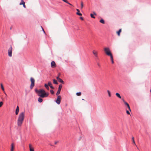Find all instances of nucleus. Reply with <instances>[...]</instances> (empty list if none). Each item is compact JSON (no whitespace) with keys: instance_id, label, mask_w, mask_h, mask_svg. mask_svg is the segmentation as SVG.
I'll list each match as a JSON object with an SVG mask.
<instances>
[{"instance_id":"nucleus-1","label":"nucleus","mask_w":151,"mask_h":151,"mask_svg":"<svg viewBox=\"0 0 151 151\" xmlns=\"http://www.w3.org/2000/svg\"><path fill=\"white\" fill-rule=\"evenodd\" d=\"M25 117V112L20 113L19 115L17 120V125L18 126H21Z\"/></svg>"},{"instance_id":"nucleus-43","label":"nucleus","mask_w":151,"mask_h":151,"mask_svg":"<svg viewBox=\"0 0 151 151\" xmlns=\"http://www.w3.org/2000/svg\"><path fill=\"white\" fill-rule=\"evenodd\" d=\"M57 143V142H55V144H56Z\"/></svg>"},{"instance_id":"nucleus-25","label":"nucleus","mask_w":151,"mask_h":151,"mask_svg":"<svg viewBox=\"0 0 151 151\" xmlns=\"http://www.w3.org/2000/svg\"><path fill=\"white\" fill-rule=\"evenodd\" d=\"M53 83L55 84H58L57 81L55 79L53 80Z\"/></svg>"},{"instance_id":"nucleus-39","label":"nucleus","mask_w":151,"mask_h":151,"mask_svg":"<svg viewBox=\"0 0 151 151\" xmlns=\"http://www.w3.org/2000/svg\"><path fill=\"white\" fill-rule=\"evenodd\" d=\"M128 108L129 110L131 111V109H130V106H128Z\"/></svg>"},{"instance_id":"nucleus-34","label":"nucleus","mask_w":151,"mask_h":151,"mask_svg":"<svg viewBox=\"0 0 151 151\" xmlns=\"http://www.w3.org/2000/svg\"><path fill=\"white\" fill-rule=\"evenodd\" d=\"M50 92L52 94H53L54 93V92L53 90H50Z\"/></svg>"},{"instance_id":"nucleus-12","label":"nucleus","mask_w":151,"mask_h":151,"mask_svg":"<svg viewBox=\"0 0 151 151\" xmlns=\"http://www.w3.org/2000/svg\"><path fill=\"white\" fill-rule=\"evenodd\" d=\"M29 148L30 151H34V149L32 147V145L31 144H29Z\"/></svg>"},{"instance_id":"nucleus-13","label":"nucleus","mask_w":151,"mask_h":151,"mask_svg":"<svg viewBox=\"0 0 151 151\" xmlns=\"http://www.w3.org/2000/svg\"><path fill=\"white\" fill-rule=\"evenodd\" d=\"M14 144L13 143H12L11 145V148L10 151H14Z\"/></svg>"},{"instance_id":"nucleus-42","label":"nucleus","mask_w":151,"mask_h":151,"mask_svg":"<svg viewBox=\"0 0 151 151\" xmlns=\"http://www.w3.org/2000/svg\"><path fill=\"white\" fill-rule=\"evenodd\" d=\"M98 65L99 66H100V65L99 64V63H98Z\"/></svg>"},{"instance_id":"nucleus-15","label":"nucleus","mask_w":151,"mask_h":151,"mask_svg":"<svg viewBox=\"0 0 151 151\" xmlns=\"http://www.w3.org/2000/svg\"><path fill=\"white\" fill-rule=\"evenodd\" d=\"M48 86L54 89V87L52 86V84L51 82H49L48 83Z\"/></svg>"},{"instance_id":"nucleus-36","label":"nucleus","mask_w":151,"mask_h":151,"mask_svg":"<svg viewBox=\"0 0 151 151\" xmlns=\"http://www.w3.org/2000/svg\"><path fill=\"white\" fill-rule=\"evenodd\" d=\"M126 112H127V113L128 114H130V112H129V111H128V110H127L126 111Z\"/></svg>"},{"instance_id":"nucleus-35","label":"nucleus","mask_w":151,"mask_h":151,"mask_svg":"<svg viewBox=\"0 0 151 151\" xmlns=\"http://www.w3.org/2000/svg\"><path fill=\"white\" fill-rule=\"evenodd\" d=\"M25 4V3H23V4H22L23 5V7L24 8H26V6Z\"/></svg>"},{"instance_id":"nucleus-24","label":"nucleus","mask_w":151,"mask_h":151,"mask_svg":"<svg viewBox=\"0 0 151 151\" xmlns=\"http://www.w3.org/2000/svg\"><path fill=\"white\" fill-rule=\"evenodd\" d=\"M107 92L108 94V96L109 97H111V93L110 91L109 90H107Z\"/></svg>"},{"instance_id":"nucleus-45","label":"nucleus","mask_w":151,"mask_h":151,"mask_svg":"<svg viewBox=\"0 0 151 151\" xmlns=\"http://www.w3.org/2000/svg\"><path fill=\"white\" fill-rule=\"evenodd\" d=\"M6 95V97H7V95L6 94V95Z\"/></svg>"},{"instance_id":"nucleus-16","label":"nucleus","mask_w":151,"mask_h":151,"mask_svg":"<svg viewBox=\"0 0 151 151\" xmlns=\"http://www.w3.org/2000/svg\"><path fill=\"white\" fill-rule=\"evenodd\" d=\"M76 10L78 12L76 13V14L77 15L79 16H82V14L79 12L80 11L78 9H77Z\"/></svg>"},{"instance_id":"nucleus-44","label":"nucleus","mask_w":151,"mask_h":151,"mask_svg":"<svg viewBox=\"0 0 151 151\" xmlns=\"http://www.w3.org/2000/svg\"><path fill=\"white\" fill-rule=\"evenodd\" d=\"M60 75V73H59V75H58V76H59Z\"/></svg>"},{"instance_id":"nucleus-22","label":"nucleus","mask_w":151,"mask_h":151,"mask_svg":"<svg viewBox=\"0 0 151 151\" xmlns=\"http://www.w3.org/2000/svg\"><path fill=\"white\" fill-rule=\"evenodd\" d=\"M110 57L112 63H114V60H113V57L112 55H111Z\"/></svg>"},{"instance_id":"nucleus-32","label":"nucleus","mask_w":151,"mask_h":151,"mask_svg":"<svg viewBox=\"0 0 151 151\" xmlns=\"http://www.w3.org/2000/svg\"><path fill=\"white\" fill-rule=\"evenodd\" d=\"M90 15H91V17L92 18H95V17L93 16V14H90Z\"/></svg>"},{"instance_id":"nucleus-2","label":"nucleus","mask_w":151,"mask_h":151,"mask_svg":"<svg viewBox=\"0 0 151 151\" xmlns=\"http://www.w3.org/2000/svg\"><path fill=\"white\" fill-rule=\"evenodd\" d=\"M35 91L37 93L39 96L42 98L47 97L49 95L48 93L45 92V91L42 89L39 90H36Z\"/></svg>"},{"instance_id":"nucleus-11","label":"nucleus","mask_w":151,"mask_h":151,"mask_svg":"<svg viewBox=\"0 0 151 151\" xmlns=\"http://www.w3.org/2000/svg\"><path fill=\"white\" fill-rule=\"evenodd\" d=\"M1 88L2 90L3 91L4 93V94L5 95H6V94L5 91L4 87L3 86L2 83H1Z\"/></svg>"},{"instance_id":"nucleus-21","label":"nucleus","mask_w":151,"mask_h":151,"mask_svg":"<svg viewBox=\"0 0 151 151\" xmlns=\"http://www.w3.org/2000/svg\"><path fill=\"white\" fill-rule=\"evenodd\" d=\"M59 82L63 84L64 83V82L63 81L62 79H61V78H60L58 80Z\"/></svg>"},{"instance_id":"nucleus-30","label":"nucleus","mask_w":151,"mask_h":151,"mask_svg":"<svg viewBox=\"0 0 151 151\" xmlns=\"http://www.w3.org/2000/svg\"><path fill=\"white\" fill-rule=\"evenodd\" d=\"M81 92L76 93V95L78 96H81Z\"/></svg>"},{"instance_id":"nucleus-19","label":"nucleus","mask_w":151,"mask_h":151,"mask_svg":"<svg viewBox=\"0 0 151 151\" xmlns=\"http://www.w3.org/2000/svg\"><path fill=\"white\" fill-rule=\"evenodd\" d=\"M122 100H123V102L124 103V104H125L127 106V107H128V106H129V104H128V103H127L126 102V101L124 100V99H123Z\"/></svg>"},{"instance_id":"nucleus-28","label":"nucleus","mask_w":151,"mask_h":151,"mask_svg":"<svg viewBox=\"0 0 151 151\" xmlns=\"http://www.w3.org/2000/svg\"><path fill=\"white\" fill-rule=\"evenodd\" d=\"M100 22L102 24H104L105 23L104 20L103 19H101L100 21Z\"/></svg>"},{"instance_id":"nucleus-17","label":"nucleus","mask_w":151,"mask_h":151,"mask_svg":"<svg viewBox=\"0 0 151 151\" xmlns=\"http://www.w3.org/2000/svg\"><path fill=\"white\" fill-rule=\"evenodd\" d=\"M122 32V29H120L119 30L116 32L118 36H120V33Z\"/></svg>"},{"instance_id":"nucleus-37","label":"nucleus","mask_w":151,"mask_h":151,"mask_svg":"<svg viewBox=\"0 0 151 151\" xmlns=\"http://www.w3.org/2000/svg\"><path fill=\"white\" fill-rule=\"evenodd\" d=\"M60 78H59V76H58L56 77L57 79L58 80Z\"/></svg>"},{"instance_id":"nucleus-14","label":"nucleus","mask_w":151,"mask_h":151,"mask_svg":"<svg viewBox=\"0 0 151 151\" xmlns=\"http://www.w3.org/2000/svg\"><path fill=\"white\" fill-rule=\"evenodd\" d=\"M19 111V108L18 106H17V107L15 114L16 115H17Z\"/></svg>"},{"instance_id":"nucleus-8","label":"nucleus","mask_w":151,"mask_h":151,"mask_svg":"<svg viewBox=\"0 0 151 151\" xmlns=\"http://www.w3.org/2000/svg\"><path fill=\"white\" fill-rule=\"evenodd\" d=\"M62 87V86L61 84H60L59 85L58 89L56 93V95L58 96L60 93Z\"/></svg>"},{"instance_id":"nucleus-6","label":"nucleus","mask_w":151,"mask_h":151,"mask_svg":"<svg viewBox=\"0 0 151 151\" xmlns=\"http://www.w3.org/2000/svg\"><path fill=\"white\" fill-rule=\"evenodd\" d=\"M12 46L11 45L8 50V55L9 57H11L12 56Z\"/></svg>"},{"instance_id":"nucleus-40","label":"nucleus","mask_w":151,"mask_h":151,"mask_svg":"<svg viewBox=\"0 0 151 151\" xmlns=\"http://www.w3.org/2000/svg\"><path fill=\"white\" fill-rule=\"evenodd\" d=\"M80 18L82 20H83V18L82 17H80Z\"/></svg>"},{"instance_id":"nucleus-38","label":"nucleus","mask_w":151,"mask_h":151,"mask_svg":"<svg viewBox=\"0 0 151 151\" xmlns=\"http://www.w3.org/2000/svg\"><path fill=\"white\" fill-rule=\"evenodd\" d=\"M42 27V30H43V32L45 34V31H44V30L43 29V28L42 27Z\"/></svg>"},{"instance_id":"nucleus-33","label":"nucleus","mask_w":151,"mask_h":151,"mask_svg":"<svg viewBox=\"0 0 151 151\" xmlns=\"http://www.w3.org/2000/svg\"><path fill=\"white\" fill-rule=\"evenodd\" d=\"M81 8L82 9L83 7V4L82 2H81Z\"/></svg>"},{"instance_id":"nucleus-41","label":"nucleus","mask_w":151,"mask_h":151,"mask_svg":"<svg viewBox=\"0 0 151 151\" xmlns=\"http://www.w3.org/2000/svg\"><path fill=\"white\" fill-rule=\"evenodd\" d=\"M93 14H94V15H96V13L95 12H93Z\"/></svg>"},{"instance_id":"nucleus-29","label":"nucleus","mask_w":151,"mask_h":151,"mask_svg":"<svg viewBox=\"0 0 151 151\" xmlns=\"http://www.w3.org/2000/svg\"><path fill=\"white\" fill-rule=\"evenodd\" d=\"M25 2L23 0H21V2L19 4L20 5H22L23 3H24Z\"/></svg>"},{"instance_id":"nucleus-5","label":"nucleus","mask_w":151,"mask_h":151,"mask_svg":"<svg viewBox=\"0 0 151 151\" xmlns=\"http://www.w3.org/2000/svg\"><path fill=\"white\" fill-rule=\"evenodd\" d=\"M30 81L31 82V84L30 86V88L32 89L33 88L35 85V80L34 78L31 77L30 78Z\"/></svg>"},{"instance_id":"nucleus-26","label":"nucleus","mask_w":151,"mask_h":151,"mask_svg":"<svg viewBox=\"0 0 151 151\" xmlns=\"http://www.w3.org/2000/svg\"><path fill=\"white\" fill-rule=\"evenodd\" d=\"M132 142H133V144L134 145H135L136 146H137L136 145L135 141H134V137H132Z\"/></svg>"},{"instance_id":"nucleus-4","label":"nucleus","mask_w":151,"mask_h":151,"mask_svg":"<svg viewBox=\"0 0 151 151\" xmlns=\"http://www.w3.org/2000/svg\"><path fill=\"white\" fill-rule=\"evenodd\" d=\"M104 50L105 53L107 55L110 56L112 55L109 47H105L104 48Z\"/></svg>"},{"instance_id":"nucleus-23","label":"nucleus","mask_w":151,"mask_h":151,"mask_svg":"<svg viewBox=\"0 0 151 151\" xmlns=\"http://www.w3.org/2000/svg\"><path fill=\"white\" fill-rule=\"evenodd\" d=\"M62 0L64 2L68 4H69L70 5H72L69 2H68V1H67V0Z\"/></svg>"},{"instance_id":"nucleus-31","label":"nucleus","mask_w":151,"mask_h":151,"mask_svg":"<svg viewBox=\"0 0 151 151\" xmlns=\"http://www.w3.org/2000/svg\"><path fill=\"white\" fill-rule=\"evenodd\" d=\"M3 104V103L2 101L0 102V107H1Z\"/></svg>"},{"instance_id":"nucleus-7","label":"nucleus","mask_w":151,"mask_h":151,"mask_svg":"<svg viewBox=\"0 0 151 151\" xmlns=\"http://www.w3.org/2000/svg\"><path fill=\"white\" fill-rule=\"evenodd\" d=\"M61 99V96H57V99L56 101V103L58 104H60Z\"/></svg>"},{"instance_id":"nucleus-18","label":"nucleus","mask_w":151,"mask_h":151,"mask_svg":"<svg viewBox=\"0 0 151 151\" xmlns=\"http://www.w3.org/2000/svg\"><path fill=\"white\" fill-rule=\"evenodd\" d=\"M115 95L119 98L120 99H121V96H120V95L119 94V93H116Z\"/></svg>"},{"instance_id":"nucleus-27","label":"nucleus","mask_w":151,"mask_h":151,"mask_svg":"<svg viewBox=\"0 0 151 151\" xmlns=\"http://www.w3.org/2000/svg\"><path fill=\"white\" fill-rule=\"evenodd\" d=\"M38 101L40 103L42 101V99L40 98H39L38 99Z\"/></svg>"},{"instance_id":"nucleus-46","label":"nucleus","mask_w":151,"mask_h":151,"mask_svg":"<svg viewBox=\"0 0 151 151\" xmlns=\"http://www.w3.org/2000/svg\"><path fill=\"white\" fill-rule=\"evenodd\" d=\"M82 100H84V99H83Z\"/></svg>"},{"instance_id":"nucleus-20","label":"nucleus","mask_w":151,"mask_h":151,"mask_svg":"<svg viewBox=\"0 0 151 151\" xmlns=\"http://www.w3.org/2000/svg\"><path fill=\"white\" fill-rule=\"evenodd\" d=\"M48 86H49L48 85H47V84H45V87L48 90H49V87Z\"/></svg>"},{"instance_id":"nucleus-3","label":"nucleus","mask_w":151,"mask_h":151,"mask_svg":"<svg viewBox=\"0 0 151 151\" xmlns=\"http://www.w3.org/2000/svg\"><path fill=\"white\" fill-rule=\"evenodd\" d=\"M35 91L37 93L39 96L42 98L47 97L49 95L48 93L45 92V91L42 89L39 90H36Z\"/></svg>"},{"instance_id":"nucleus-10","label":"nucleus","mask_w":151,"mask_h":151,"mask_svg":"<svg viewBox=\"0 0 151 151\" xmlns=\"http://www.w3.org/2000/svg\"><path fill=\"white\" fill-rule=\"evenodd\" d=\"M92 52L95 57L96 58L98 57V52L97 51L95 50H93V51Z\"/></svg>"},{"instance_id":"nucleus-9","label":"nucleus","mask_w":151,"mask_h":151,"mask_svg":"<svg viewBox=\"0 0 151 151\" xmlns=\"http://www.w3.org/2000/svg\"><path fill=\"white\" fill-rule=\"evenodd\" d=\"M51 65L52 68H54L56 67V64L54 61H52L51 62Z\"/></svg>"}]
</instances>
